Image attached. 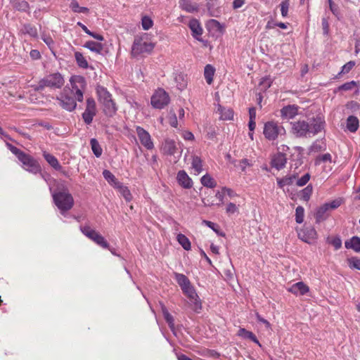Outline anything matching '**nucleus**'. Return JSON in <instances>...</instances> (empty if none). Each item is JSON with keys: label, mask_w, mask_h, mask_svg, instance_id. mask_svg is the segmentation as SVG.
<instances>
[{"label": "nucleus", "mask_w": 360, "mask_h": 360, "mask_svg": "<svg viewBox=\"0 0 360 360\" xmlns=\"http://www.w3.org/2000/svg\"><path fill=\"white\" fill-rule=\"evenodd\" d=\"M54 204L59 210L61 214L66 216L67 212L74 205V199L67 188L62 191H51Z\"/></svg>", "instance_id": "nucleus-1"}, {"label": "nucleus", "mask_w": 360, "mask_h": 360, "mask_svg": "<svg viewBox=\"0 0 360 360\" xmlns=\"http://www.w3.org/2000/svg\"><path fill=\"white\" fill-rule=\"evenodd\" d=\"M154 47L155 44L148 39V34H144L134 39L131 47V55L136 57L140 55L150 54Z\"/></svg>", "instance_id": "nucleus-2"}, {"label": "nucleus", "mask_w": 360, "mask_h": 360, "mask_svg": "<svg viewBox=\"0 0 360 360\" xmlns=\"http://www.w3.org/2000/svg\"><path fill=\"white\" fill-rule=\"evenodd\" d=\"M65 80L62 75L59 72H54L46 75L41 79L38 85L34 87L37 91H41L45 87L51 89H60L64 84Z\"/></svg>", "instance_id": "nucleus-3"}, {"label": "nucleus", "mask_w": 360, "mask_h": 360, "mask_svg": "<svg viewBox=\"0 0 360 360\" xmlns=\"http://www.w3.org/2000/svg\"><path fill=\"white\" fill-rule=\"evenodd\" d=\"M70 87H68L78 102L84 100V93L86 88V82L84 77L73 75L70 79Z\"/></svg>", "instance_id": "nucleus-4"}, {"label": "nucleus", "mask_w": 360, "mask_h": 360, "mask_svg": "<svg viewBox=\"0 0 360 360\" xmlns=\"http://www.w3.org/2000/svg\"><path fill=\"white\" fill-rule=\"evenodd\" d=\"M286 131L284 127L274 121H269L264 124L263 134L269 141H274L279 137L284 136Z\"/></svg>", "instance_id": "nucleus-5"}, {"label": "nucleus", "mask_w": 360, "mask_h": 360, "mask_svg": "<svg viewBox=\"0 0 360 360\" xmlns=\"http://www.w3.org/2000/svg\"><path fill=\"white\" fill-rule=\"evenodd\" d=\"M61 108L67 111L72 112L77 108V99L68 87H65L57 97Z\"/></svg>", "instance_id": "nucleus-6"}, {"label": "nucleus", "mask_w": 360, "mask_h": 360, "mask_svg": "<svg viewBox=\"0 0 360 360\" xmlns=\"http://www.w3.org/2000/svg\"><path fill=\"white\" fill-rule=\"evenodd\" d=\"M170 98L166 91L158 88L155 91L150 98V103L154 108L162 109L169 104Z\"/></svg>", "instance_id": "nucleus-7"}, {"label": "nucleus", "mask_w": 360, "mask_h": 360, "mask_svg": "<svg viewBox=\"0 0 360 360\" xmlns=\"http://www.w3.org/2000/svg\"><path fill=\"white\" fill-rule=\"evenodd\" d=\"M80 231L88 238L103 248H108V243L105 238L98 231L91 229L89 226H80Z\"/></svg>", "instance_id": "nucleus-8"}, {"label": "nucleus", "mask_w": 360, "mask_h": 360, "mask_svg": "<svg viewBox=\"0 0 360 360\" xmlns=\"http://www.w3.org/2000/svg\"><path fill=\"white\" fill-rule=\"evenodd\" d=\"M297 233L299 239L308 244L314 243L318 238V233L312 226H304L297 229Z\"/></svg>", "instance_id": "nucleus-9"}, {"label": "nucleus", "mask_w": 360, "mask_h": 360, "mask_svg": "<svg viewBox=\"0 0 360 360\" xmlns=\"http://www.w3.org/2000/svg\"><path fill=\"white\" fill-rule=\"evenodd\" d=\"M19 161L22 163L23 168L27 172L36 174L41 172V167L38 162L30 155L20 154Z\"/></svg>", "instance_id": "nucleus-10"}, {"label": "nucleus", "mask_w": 360, "mask_h": 360, "mask_svg": "<svg viewBox=\"0 0 360 360\" xmlns=\"http://www.w3.org/2000/svg\"><path fill=\"white\" fill-rule=\"evenodd\" d=\"M292 132L297 137H306L310 136L309 123L304 120L290 122Z\"/></svg>", "instance_id": "nucleus-11"}, {"label": "nucleus", "mask_w": 360, "mask_h": 360, "mask_svg": "<svg viewBox=\"0 0 360 360\" xmlns=\"http://www.w3.org/2000/svg\"><path fill=\"white\" fill-rule=\"evenodd\" d=\"M136 132L141 145L147 150H152L154 148V143L150 134L143 127L137 126Z\"/></svg>", "instance_id": "nucleus-12"}, {"label": "nucleus", "mask_w": 360, "mask_h": 360, "mask_svg": "<svg viewBox=\"0 0 360 360\" xmlns=\"http://www.w3.org/2000/svg\"><path fill=\"white\" fill-rule=\"evenodd\" d=\"M96 113V108L94 99L91 97L87 98L86 109L82 114V118L84 122L87 124H91Z\"/></svg>", "instance_id": "nucleus-13"}, {"label": "nucleus", "mask_w": 360, "mask_h": 360, "mask_svg": "<svg viewBox=\"0 0 360 360\" xmlns=\"http://www.w3.org/2000/svg\"><path fill=\"white\" fill-rule=\"evenodd\" d=\"M179 143H176L174 140L171 139H165L162 143L161 150L162 153L167 155H175L176 153H179L181 155L182 150L179 151L178 148Z\"/></svg>", "instance_id": "nucleus-14"}, {"label": "nucleus", "mask_w": 360, "mask_h": 360, "mask_svg": "<svg viewBox=\"0 0 360 360\" xmlns=\"http://www.w3.org/2000/svg\"><path fill=\"white\" fill-rule=\"evenodd\" d=\"M183 292L187 296L190 302L193 304L194 310L198 311L201 309V302L193 286L190 285L182 290Z\"/></svg>", "instance_id": "nucleus-15"}, {"label": "nucleus", "mask_w": 360, "mask_h": 360, "mask_svg": "<svg viewBox=\"0 0 360 360\" xmlns=\"http://www.w3.org/2000/svg\"><path fill=\"white\" fill-rule=\"evenodd\" d=\"M325 120L321 116H317L314 118L311 122L309 124V134L311 135H315L321 132L325 127Z\"/></svg>", "instance_id": "nucleus-16"}, {"label": "nucleus", "mask_w": 360, "mask_h": 360, "mask_svg": "<svg viewBox=\"0 0 360 360\" xmlns=\"http://www.w3.org/2000/svg\"><path fill=\"white\" fill-rule=\"evenodd\" d=\"M299 107L296 105H288L281 109V117L283 120H292L298 115Z\"/></svg>", "instance_id": "nucleus-17"}, {"label": "nucleus", "mask_w": 360, "mask_h": 360, "mask_svg": "<svg viewBox=\"0 0 360 360\" xmlns=\"http://www.w3.org/2000/svg\"><path fill=\"white\" fill-rule=\"evenodd\" d=\"M287 290L296 296H300L306 295L309 291V288L304 282L300 281L288 287Z\"/></svg>", "instance_id": "nucleus-18"}, {"label": "nucleus", "mask_w": 360, "mask_h": 360, "mask_svg": "<svg viewBox=\"0 0 360 360\" xmlns=\"http://www.w3.org/2000/svg\"><path fill=\"white\" fill-rule=\"evenodd\" d=\"M176 180L178 184L184 188L189 189L193 187V181L184 170H180L178 172Z\"/></svg>", "instance_id": "nucleus-19"}, {"label": "nucleus", "mask_w": 360, "mask_h": 360, "mask_svg": "<svg viewBox=\"0 0 360 360\" xmlns=\"http://www.w3.org/2000/svg\"><path fill=\"white\" fill-rule=\"evenodd\" d=\"M287 158L282 153H278L274 155L271 160V166L278 170L283 168L286 164Z\"/></svg>", "instance_id": "nucleus-20"}, {"label": "nucleus", "mask_w": 360, "mask_h": 360, "mask_svg": "<svg viewBox=\"0 0 360 360\" xmlns=\"http://www.w3.org/2000/svg\"><path fill=\"white\" fill-rule=\"evenodd\" d=\"M329 212L330 210L325 203L319 207L314 213L316 222L320 223L325 221L329 216Z\"/></svg>", "instance_id": "nucleus-21"}, {"label": "nucleus", "mask_w": 360, "mask_h": 360, "mask_svg": "<svg viewBox=\"0 0 360 360\" xmlns=\"http://www.w3.org/2000/svg\"><path fill=\"white\" fill-rule=\"evenodd\" d=\"M189 28L192 32V36L197 40H200V37L202 34V28L196 19H192L188 23Z\"/></svg>", "instance_id": "nucleus-22"}, {"label": "nucleus", "mask_w": 360, "mask_h": 360, "mask_svg": "<svg viewBox=\"0 0 360 360\" xmlns=\"http://www.w3.org/2000/svg\"><path fill=\"white\" fill-rule=\"evenodd\" d=\"M96 93L98 98V101L102 104L112 99V95L110 94V92L107 90L106 88L102 86H98L96 87Z\"/></svg>", "instance_id": "nucleus-23"}, {"label": "nucleus", "mask_w": 360, "mask_h": 360, "mask_svg": "<svg viewBox=\"0 0 360 360\" xmlns=\"http://www.w3.org/2000/svg\"><path fill=\"white\" fill-rule=\"evenodd\" d=\"M160 304L161 310H162V314H163V316H164L165 321L168 323L170 329L174 333V320L173 316L169 313L167 307H165V305L163 303L160 302Z\"/></svg>", "instance_id": "nucleus-24"}, {"label": "nucleus", "mask_w": 360, "mask_h": 360, "mask_svg": "<svg viewBox=\"0 0 360 360\" xmlns=\"http://www.w3.org/2000/svg\"><path fill=\"white\" fill-rule=\"evenodd\" d=\"M103 105V110L106 115L109 117L113 116L117 112V107L112 99L102 104Z\"/></svg>", "instance_id": "nucleus-25"}, {"label": "nucleus", "mask_w": 360, "mask_h": 360, "mask_svg": "<svg viewBox=\"0 0 360 360\" xmlns=\"http://www.w3.org/2000/svg\"><path fill=\"white\" fill-rule=\"evenodd\" d=\"M191 168L194 170L195 174H199L203 170L202 160L198 155H193L191 160Z\"/></svg>", "instance_id": "nucleus-26"}, {"label": "nucleus", "mask_w": 360, "mask_h": 360, "mask_svg": "<svg viewBox=\"0 0 360 360\" xmlns=\"http://www.w3.org/2000/svg\"><path fill=\"white\" fill-rule=\"evenodd\" d=\"M200 183L205 187L209 188H214L217 186V181L215 179L208 173L203 175L200 179Z\"/></svg>", "instance_id": "nucleus-27"}, {"label": "nucleus", "mask_w": 360, "mask_h": 360, "mask_svg": "<svg viewBox=\"0 0 360 360\" xmlns=\"http://www.w3.org/2000/svg\"><path fill=\"white\" fill-rule=\"evenodd\" d=\"M345 248L347 249H352L356 252H360V238L358 236H353L349 240L345 243Z\"/></svg>", "instance_id": "nucleus-28"}, {"label": "nucleus", "mask_w": 360, "mask_h": 360, "mask_svg": "<svg viewBox=\"0 0 360 360\" xmlns=\"http://www.w3.org/2000/svg\"><path fill=\"white\" fill-rule=\"evenodd\" d=\"M84 47L96 53H101L103 49V46L101 43L94 41H86L84 44Z\"/></svg>", "instance_id": "nucleus-29"}, {"label": "nucleus", "mask_w": 360, "mask_h": 360, "mask_svg": "<svg viewBox=\"0 0 360 360\" xmlns=\"http://www.w3.org/2000/svg\"><path fill=\"white\" fill-rule=\"evenodd\" d=\"M174 79L176 83V86L179 90L182 91L186 87L187 79L184 75L181 73H176Z\"/></svg>", "instance_id": "nucleus-30"}, {"label": "nucleus", "mask_w": 360, "mask_h": 360, "mask_svg": "<svg viewBox=\"0 0 360 360\" xmlns=\"http://www.w3.org/2000/svg\"><path fill=\"white\" fill-rule=\"evenodd\" d=\"M43 156H44V159L46 160V162L53 169H55L56 170H58V171L61 169V166H60L59 162L58 161L56 158H55L53 155L44 151L43 153Z\"/></svg>", "instance_id": "nucleus-31"}, {"label": "nucleus", "mask_w": 360, "mask_h": 360, "mask_svg": "<svg viewBox=\"0 0 360 360\" xmlns=\"http://www.w3.org/2000/svg\"><path fill=\"white\" fill-rule=\"evenodd\" d=\"M174 278L181 290L191 285L189 279L183 274L174 273Z\"/></svg>", "instance_id": "nucleus-32"}, {"label": "nucleus", "mask_w": 360, "mask_h": 360, "mask_svg": "<svg viewBox=\"0 0 360 360\" xmlns=\"http://www.w3.org/2000/svg\"><path fill=\"white\" fill-rule=\"evenodd\" d=\"M217 110L220 114L221 120H231L233 117V111L231 108H226L219 105Z\"/></svg>", "instance_id": "nucleus-33"}, {"label": "nucleus", "mask_w": 360, "mask_h": 360, "mask_svg": "<svg viewBox=\"0 0 360 360\" xmlns=\"http://www.w3.org/2000/svg\"><path fill=\"white\" fill-rule=\"evenodd\" d=\"M359 126V122L356 117L349 116L347 120V128L351 132H355Z\"/></svg>", "instance_id": "nucleus-34"}, {"label": "nucleus", "mask_w": 360, "mask_h": 360, "mask_svg": "<svg viewBox=\"0 0 360 360\" xmlns=\"http://www.w3.org/2000/svg\"><path fill=\"white\" fill-rule=\"evenodd\" d=\"M215 68L212 65H207L204 69L205 79L208 84H211L213 82Z\"/></svg>", "instance_id": "nucleus-35"}, {"label": "nucleus", "mask_w": 360, "mask_h": 360, "mask_svg": "<svg viewBox=\"0 0 360 360\" xmlns=\"http://www.w3.org/2000/svg\"><path fill=\"white\" fill-rule=\"evenodd\" d=\"M178 243L185 250H190L191 249V244L189 239L184 234L179 233L176 236Z\"/></svg>", "instance_id": "nucleus-36"}, {"label": "nucleus", "mask_w": 360, "mask_h": 360, "mask_svg": "<svg viewBox=\"0 0 360 360\" xmlns=\"http://www.w3.org/2000/svg\"><path fill=\"white\" fill-rule=\"evenodd\" d=\"M103 177L105 179V180L112 186H113L115 188L120 186V182L117 180L115 176L109 171L107 169H105L103 172Z\"/></svg>", "instance_id": "nucleus-37"}, {"label": "nucleus", "mask_w": 360, "mask_h": 360, "mask_svg": "<svg viewBox=\"0 0 360 360\" xmlns=\"http://www.w3.org/2000/svg\"><path fill=\"white\" fill-rule=\"evenodd\" d=\"M296 176L295 175L285 176L282 179L277 178V184L281 188L283 189L285 186L292 184Z\"/></svg>", "instance_id": "nucleus-38"}, {"label": "nucleus", "mask_w": 360, "mask_h": 360, "mask_svg": "<svg viewBox=\"0 0 360 360\" xmlns=\"http://www.w3.org/2000/svg\"><path fill=\"white\" fill-rule=\"evenodd\" d=\"M75 58L79 68L86 69L89 67L88 62L82 53L76 51L75 53Z\"/></svg>", "instance_id": "nucleus-39"}, {"label": "nucleus", "mask_w": 360, "mask_h": 360, "mask_svg": "<svg viewBox=\"0 0 360 360\" xmlns=\"http://www.w3.org/2000/svg\"><path fill=\"white\" fill-rule=\"evenodd\" d=\"M91 150L96 157L99 158L102 155L103 150L96 139H91L90 141Z\"/></svg>", "instance_id": "nucleus-40"}, {"label": "nucleus", "mask_w": 360, "mask_h": 360, "mask_svg": "<svg viewBox=\"0 0 360 360\" xmlns=\"http://www.w3.org/2000/svg\"><path fill=\"white\" fill-rule=\"evenodd\" d=\"M22 32L24 34H27L30 35L32 37H37L38 35L37 30L36 27L32 26L30 24H26L23 25V27L22 29Z\"/></svg>", "instance_id": "nucleus-41"}, {"label": "nucleus", "mask_w": 360, "mask_h": 360, "mask_svg": "<svg viewBox=\"0 0 360 360\" xmlns=\"http://www.w3.org/2000/svg\"><path fill=\"white\" fill-rule=\"evenodd\" d=\"M116 188L119 190L120 193L127 201L129 202L131 200L132 196L131 192L127 186H123L120 183V186H118Z\"/></svg>", "instance_id": "nucleus-42"}, {"label": "nucleus", "mask_w": 360, "mask_h": 360, "mask_svg": "<svg viewBox=\"0 0 360 360\" xmlns=\"http://www.w3.org/2000/svg\"><path fill=\"white\" fill-rule=\"evenodd\" d=\"M272 82L273 80L271 77L266 76L261 79L259 85L262 90L266 91L271 86Z\"/></svg>", "instance_id": "nucleus-43"}, {"label": "nucleus", "mask_w": 360, "mask_h": 360, "mask_svg": "<svg viewBox=\"0 0 360 360\" xmlns=\"http://www.w3.org/2000/svg\"><path fill=\"white\" fill-rule=\"evenodd\" d=\"M313 191V187L311 185H308L307 187H305L304 189L302 190L300 196L301 199L304 201H308L310 199V197Z\"/></svg>", "instance_id": "nucleus-44"}, {"label": "nucleus", "mask_w": 360, "mask_h": 360, "mask_svg": "<svg viewBox=\"0 0 360 360\" xmlns=\"http://www.w3.org/2000/svg\"><path fill=\"white\" fill-rule=\"evenodd\" d=\"M304 218V209L302 206H297L295 209V221L297 224H302Z\"/></svg>", "instance_id": "nucleus-45"}, {"label": "nucleus", "mask_w": 360, "mask_h": 360, "mask_svg": "<svg viewBox=\"0 0 360 360\" xmlns=\"http://www.w3.org/2000/svg\"><path fill=\"white\" fill-rule=\"evenodd\" d=\"M70 8L75 13H87L89 9L86 7L79 6L78 2L77 1L73 0L70 4Z\"/></svg>", "instance_id": "nucleus-46"}, {"label": "nucleus", "mask_w": 360, "mask_h": 360, "mask_svg": "<svg viewBox=\"0 0 360 360\" xmlns=\"http://www.w3.org/2000/svg\"><path fill=\"white\" fill-rule=\"evenodd\" d=\"M327 242L331 244L335 250H338L342 247V240L339 236L328 238Z\"/></svg>", "instance_id": "nucleus-47"}, {"label": "nucleus", "mask_w": 360, "mask_h": 360, "mask_svg": "<svg viewBox=\"0 0 360 360\" xmlns=\"http://www.w3.org/2000/svg\"><path fill=\"white\" fill-rule=\"evenodd\" d=\"M321 162H332V156L330 153H325L316 158L315 164L320 165Z\"/></svg>", "instance_id": "nucleus-48"}, {"label": "nucleus", "mask_w": 360, "mask_h": 360, "mask_svg": "<svg viewBox=\"0 0 360 360\" xmlns=\"http://www.w3.org/2000/svg\"><path fill=\"white\" fill-rule=\"evenodd\" d=\"M290 6L289 0H283L280 4L281 15L283 18H285L288 15V10Z\"/></svg>", "instance_id": "nucleus-49"}, {"label": "nucleus", "mask_w": 360, "mask_h": 360, "mask_svg": "<svg viewBox=\"0 0 360 360\" xmlns=\"http://www.w3.org/2000/svg\"><path fill=\"white\" fill-rule=\"evenodd\" d=\"M348 265L352 269L360 270V259L353 257L347 259Z\"/></svg>", "instance_id": "nucleus-50"}, {"label": "nucleus", "mask_w": 360, "mask_h": 360, "mask_svg": "<svg viewBox=\"0 0 360 360\" xmlns=\"http://www.w3.org/2000/svg\"><path fill=\"white\" fill-rule=\"evenodd\" d=\"M357 86V83L355 81H351L346 82L340 86H338V91H349Z\"/></svg>", "instance_id": "nucleus-51"}, {"label": "nucleus", "mask_w": 360, "mask_h": 360, "mask_svg": "<svg viewBox=\"0 0 360 360\" xmlns=\"http://www.w3.org/2000/svg\"><path fill=\"white\" fill-rule=\"evenodd\" d=\"M142 27L145 30H148L153 27V22L148 16H144L141 20Z\"/></svg>", "instance_id": "nucleus-52"}, {"label": "nucleus", "mask_w": 360, "mask_h": 360, "mask_svg": "<svg viewBox=\"0 0 360 360\" xmlns=\"http://www.w3.org/2000/svg\"><path fill=\"white\" fill-rule=\"evenodd\" d=\"M342 204V200L340 198H338L333 200L329 202H326L325 205L328 207L329 210H335L339 207Z\"/></svg>", "instance_id": "nucleus-53"}, {"label": "nucleus", "mask_w": 360, "mask_h": 360, "mask_svg": "<svg viewBox=\"0 0 360 360\" xmlns=\"http://www.w3.org/2000/svg\"><path fill=\"white\" fill-rule=\"evenodd\" d=\"M168 120H169V123L172 127H173L174 128L177 127V126H178L177 117L174 111L171 110L169 112Z\"/></svg>", "instance_id": "nucleus-54"}, {"label": "nucleus", "mask_w": 360, "mask_h": 360, "mask_svg": "<svg viewBox=\"0 0 360 360\" xmlns=\"http://www.w3.org/2000/svg\"><path fill=\"white\" fill-rule=\"evenodd\" d=\"M354 61H349L342 67L341 71L339 73V75L348 73L354 68Z\"/></svg>", "instance_id": "nucleus-55"}, {"label": "nucleus", "mask_w": 360, "mask_h": 360, "mask_svg": "<svg viewBox=\"0 0 360 360\" xmlns=\"http://www.w3.org/2000/svg\"><path fill=\"white\" fill-rule=\"evenodd\" d=\"M226 212L229 214H233L238 212V207L235 203L229 202L226 205Z\"/></svg>", "instance_id": "nucleus-56"}, {"label": "nucleus", "mask_w": 360, "mask_h": 360, "mask_svg": "<svg viewBox=\"0 0 360 360\" xmlns=\"http://www.w3.org/2000/svg\"><path fill=\"white\" fill-rule=\"evenodd\" d=\"M310 179V174L309 173L305 174L301 178L298 179L297 181V185L298 186H303L307 184V183Z\"/></svg>", "instance_id": "nucleus-57"}, {"label": "nucleus", "mask_w": 360, "mask_h": 360, "mask_svg": "<svg viewBox=\"0 0 360 360\" xmlns=\"http://www.w3.org/2000/svg\"><path fill=\"white\" fill-rule=\"evenodd\" d=\"M252 165V161L246 158L241 160L239 163V167L243 172H245L248 167H250Z\"/></svg>", "instance_id": "nucleus-58"}, {"label": "nucleus", "mask_w": 360, "mask_h": 360, "mask_svg": "<svg viewBox=\"0 0 360 360\" xmlns=\"http://www.w3.org/2000/svg\"><path fill=\"white\" fill-rule=\"evenodd\" d=\"M6 146L8 147V148L11 151V153L16 155L18 159H19L20 154L25 153L22 152L21 150H20L18 148L12 146L11 143H9L8 142H6Z\"/></svg>", "instance_id": "nucleus-59"}, {"label": "nucleus", "mask_w": 360, "mask_h": 360, "mask_svg": "<svg viewBox=\"0 0 360 360\" xmlns=\"http://www.w3.org/2000/svg\"><path fill=\"white\" fill-rule=\"evenodd\" d=\"M346 106L347 109L351 110L352 112L356 111L360 109V104L354 101L348 102Z\"/></svg>", "instance_id": "nucleus-60"}, {"label": "nucleus", "mask_w": 360, "mask_h": 360, "mask_svg": "<svg viewBox=\"0 0 360 360\" xmlns=\"http://www.w3.org/2000/svg\"><path fill=\"white\" fill-rule=\"evenodd\" d=\"M328 3H329V8H330V10L331 11V12L333 13V15H335V16H338L339 15V8H338V6L335 4L332 0H328Z\"/></svg>", "instance_id": "nucleus-61"}, {"label": "nucleus", "mask_w": 360, "mask_h": 360, "mask_svg": "<svg viewBox=\"0 0 360 360\" xmlns=\"http://www.w3.org/2000/svg\"><path fill=\"white\" fill-rule=\"evenodd\" d=\"M183 8L189 13H193L197 11V6L188 2L184 4Z\"/></svg>", "instance_id": "nucleus-62"}, {"label": "nucleus", "mask_w": 360, "mask_h": 360, "mask_svg": "<svg viewBox=\"0 0 360 360\" xmlns=\"http://www.w3.org/2000/svg\"><path fill=\"white\" fill-rule=\"evenodd\" d=\"M224 192L225 193L226 195L229 196L231 199L238 196V194L233 190L226 186L224 187Z\"/></svg>", "instance_id": "nucleus-63"}, {"label": "nucleus", "mask_w": 360, "mask_h": 360, "mask_svg": "<svg viewBox=\"0 0 360 360\" xmlns=\"http://www.w3.org/2000/svg\"><path fill=\"white\" fill-rule=\"evenodd\" d=\"M251 333V331L247 330L246 329L241 328L238 331L237 335L244 339H248L249 334Z\"/></svg>", "instance_id": "nucleus-64"}]
</instances>
